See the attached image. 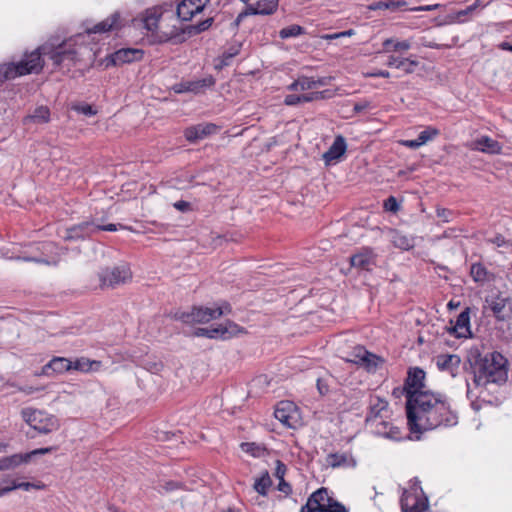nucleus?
<instances>
[{
	"instance_id": "obj_1",
	"label": "nucleus",
	"mask_w": 512,
	"mask_h": 512,
	"mask_svg": "<svg viewBox=\"0 0 512 512\" xmlns=\"http://www.w3.org/2000/svg\"><path fill=\"white\" fill-rule=\"evenodd\" d=\"M120 26V14L115 12L92 28L87 29L85 33L77 34L56 46L45 44L37 50L26 54L17 63L0 64V87L7 80L30 73H38L43 67L42 56L48 57L54 66L59 67L63 71H70L73 66L81 62H93L95 52L92 47L84 44L85 39L91 33H104L118 29Z\"/></svg>"
},
{
	"instance_id": "obj_2",
	"label": "nucleus",
	"mask_w": 512,
	"mask_h": 512,
	"mask_svg": "<svg viewBox=\"0 0 512 512\" xmlns=\"http://www.w3.org/2000/svg\"><path fill=\"white\" fill-rule=\"evenodd\" d=\"M407 424L412 433H422L458 423L457 414L441 394L412 393L406 401Z\"/></svg>"
},
{
	"instance_id": "obj_3",
	"label": "nucleus",
	"mask_w": 512,
	"mask_h": 512,
	"mask_svg": "<svg viewBox=\"0 0 512 512\" xmlns=\"http://www.w3.org/2000/svg\"><path fill=\"white\" fill-rule=\"evenodd\" d=\"M503 271H488L482 268V293H485L486 308H489L493 315L504 320L509 315L507 307V294L504 291L505 283L503 279Z\"/></svg>"
},
{
	"instance_id": "obj_4",
	"label": "nucleus",
	"mask_w": 512,
	"mask_h": 512,
	"mask_svg": "<svg viewBox=\"0 0 512 512\" xmlns=\"http://www.w3.org/2000/svg\"><path fill=\"white\" fill-rule=\"evenodd\" d=\"M507 359L498 352H492L482 359V379L487 389L489 384L503 385L508 380Z\"/></svg>"
},
{
	"instance_id": "obj_5",
	"label": "nucleus",
	"mask_w": 512,
	"mask_h": 512,
	"mask_svg": "<svg viewBox=\"0 0 512 512\" xmlns=\"http://www.w3.org/2000/svg\"><path fill=\"white\" fill-rule=\"evenodd\" d=\"M466 371L469 375L466 378L467 397L471 401V407L478 411L480 410L478 391L480 387V350L477 348L471 349L468 353Z\"/></svg>"
},
{
	"instance_id": "obj_6",
	"label": "nucleus",
	"mask_w": 512,
	"mask_h": 512,
	"mask_svg": "<svg viewBox=\"0 0 512 512\" xmlns=\"http://www.w3.org/2000/svg\"><path fill=\"white\" fill-rule=\"evenodd\" d=\"M230 312V304L223 302L221 305L215 308L193 307L190 312L179 311L174 314V318L186 324L207 323Z\"/></svg>"
},
{
	"instance_id": "obj_7",
	"label": "nucleus",
	"mask_w": 512,
	"mask_h": 512,
	"mask_svg": "<svg viewBox=\"0 0 512 512\" xmlns=\"http://www.w3.org/2000/svg\"><path fill=\"white\" fill-rule=\"evenodd\" d=\"M23 420L35 431L49 434L56 431L60 424L58 419L45 411L25 408L21 412Z\"/></svg>"
},
{
	"instance_id": "obj_8",
	"label": "nucleus",
	"mask_w": 512,
	"mask_h": 512,
	"mask_svg": "<svg viewBox=\"0 0 512 512\" xmlns=\"http://www.w3.org/2000/svg\"><path fill=\"white\" fill-rule=\"evenodd\" d=\"M97 275L101 289L116 288L119 285L127 283L132 278L130 267L126 263L102 268Z\"/></svg>"
},
{
	"instance_id": "obj_9",
	"label": "nucleus",
	"mask_w": 512,
	"mask_h": 512,
	"mask_svg": "<svg viewBox=\"0 0 512 512\" xmlns=\"http://www.w3.org/2000/svg\"><path fill=\"white\" fill-rule=\"evenodd\" d=\"M242 332L243 329L239 325L234 322L227 321L223 324L217 325L216 327L197 328L194 332V335L197 337L226 340Z\"/></svg>"
},
{
	"instance_id": "obj_10",
	"label": "nucleus",
	"mask_w": 512,
	"mask_h": 512,
	"mask_svg": "<svg viewBox=\"0 0 512 512\" xmlns=\"http://www.w3.org/2000/svg\"><path fill=\"white\" fill-rule=\"evenodd\" d=\"M54 447H45L32 450L27 453H16L0 459V471L14 470L17 467L30 463L35 456L44 455L54 450Z\"/></svg>"
},
{
	"instance_id": "obj_11",
	"label": "nucleus",
	"mask_w": 512,
	"mask_h": 512,
	"mask_svg": "<svg viewBox=\"0 0 512 512\" xmlns=\"http://www.w3.org/2000/svg\"><path fill=\"white\" fill-rule=\"evenodd\" d=\"M350 362L364 367L368 372H376L383 364V359L373 353L367 351L364 347L358 346L354 349Z\"/></svg>"
},
{
	"instance_id": "obj_12",
	"label": "nucleus",
	"mask_w": 512,
	"mask_h": 512,
	"mask_svg": "<svg viewBox=\"0 0 512 512\" xmlns=\"http://www.w3.org/2000/svg\"><path fill=\"white\" fill-rule=\"evenodd\" d=\"M275 418L285 427L296 428L299 422V412L294 403L281 401L274 412Z\"/></svg>"
},
{
	"instance_id": "obj_13",
	"label": "nucleus",
	"mask_w": 512,
	"mask_h": 512,
	"mask_svg": "<svg viewBox=\"0 0 512 512\" xmlns=\"http://www.w3.org/2000/svg\"><path fill=\"white\" fill-rule=\"evenodd\" d=\"M425 372L421 368H410L405 381V394L406 401H409V396L412 393H428L429 390H424Z\"/></svg>"
},
{
	"instance_id": "obj_14",
	"label": "nucleus",
	"mask_w": 512,
	"mask_h": 512,
	"mask_svg": "<svg viewBox=\"0 0 512 512\" xmlns=\"http://www.w3.org/2000/svg\"><path fill=\"white\" fill-rule=\"evenodd\" d=\"M209 0H182L176 9L179 19L189 21L192 17L203 11Z\"/></svg>"
},
{
	"instance_id": "obj_15",
	"label": "nucleus",
	"mask_w": 512,
	"mask_h": 512,
	"mask_svg": "<svg viewBox=\"0 0 512 512\" xmlns=\"http://www.w3.org/2000/svg\"><path fill=\"white\" fill-rule=\"evenodd\" d=\"M388 402L379 397H371L369 402V412L366 416V423L371 425L382 418H389Z\"/></svg>"
},
{
	"instance_id": "obj_16",
	"label": "nucleus",
	"mask_w": 512,
	"mask_h": 512,
	"mask_svg": "<svg viewBox=\"0 0 512 512\" xmlns=\"http://www.w3.org/2000/svg\"><path fill=\"white\" fill-rule=\"evenodd\" d=\"M218 126L213 123H200L185 129L184 136L187 141L195 143L199 140L217 133Z\"/></svg>"
},
{
	"instance_id": "obj_17",
	"label": "nucleus",
	"mask_w": 512,
	"mask_h": 512,
	"mask_svg": "<svg viewBox=\"0 0 512 512\" xmlns=\"http://www.w3.org/2000/svg\"><path fill=\"white\" fill-rule=\"evenodd\" d=\"M96 232V224L93 222H82L73 225L65 230L63 239L66 241L84 240Z\"/></svg>"
},
{
	"instance_id": "obj_18",
	"label": "nucleus",
	"mask_w": 512,
	"mask_h": 512,
	"mask_svg": "<svg viewBox=\"0 0 512 512\" xmlns=\"http://www.w3.org/2000/svg\"><path fill=\"white\" fill-rule=\"evenodd\" d=\"M352 267L360 270H371L376 265V254L371 248H362L350 257Z\"/></svg>"
},
{
	"instance_id": "obj_19",
	"label": "nucleus",
	"mask_w": 512,
	"mask_h": 512,
	"mask_svg": "<svg viewBox=\"0 0 512 512\" xmlns=\"http://www.w3.org/2000/svg\"><path fill=\"white\" fill-rule=\"evenodd\" d=\"M328 497L327 489L320 488L308 498L307 503L301 507L300 512H317L320 507H327L329 503H332Z\"/></svg>"
},
{
	"instance_id": "obj_20",
	"label": "nucleus",
	"mask_w": 512,
	"mask_h": 512,
	"mask_svg": "<svg viewBox=\"0 0 512 512\" xmlns=\"http://www.w3.org/2000/svg\"><path fill=\"white\" fill-rule=\"evenodd\" d=\"M387 419L388 418H382L370 426L374 428L375 434L379 436L395 441L401 440L402 434L400 429Z\"/></svg>"
},
{
	"instance_id": "obj_21",
	"label": "nucleus",
	"mask_w": 512,
	"mask_h": 512,
	"mask_svg": "<svg viewBox=\"0 0 512 512\" xmlns=\"http://www.w3.org/2000/svg\"><path fill=\"white\" fill-rule=\"evenodd\" d=\"M143 51L135 48H122L111 54L110 62L113 65H122L141 60Z\"/></svg>"
},
{
	"instance_id": "obj_22",
	"label": "nucleus",
	"mask_w": 512,
	"mask_h": 512,
	"mask_svg": "<svg viewBox=\"0 0 512 512\" xmlns=\"http://www.w3.org/2000/svg\"><path fill=\"white\" fill-rule=\"evenodd\" d=\"M326 464L332 468L356 467L357 462L350 453L335 452L326 456Z\"/></svg>"
},
{
	"instance_id": "obj_23",
	"label": "nucleus",
	"mask_w": 512,
	"mask_h": 512,
	"mask_svg": "<svg viewBox=\"0 0 512 512\" xmlns=\"http://www.w3.org/2000/svg\"><path fill=\"white\" fill-rule=\"evenodd\" d=\"M402 512H425L427 504L411 493L404 491L401 497Z\"/></svg>"
},
{
	"instance_id": "obj_24",
	"label": "nucleus",
	"mask_w": 512,
	"mask_h": 512,
	"mask_svg": "<svg viewBox=\"0 0 512 512\" xmlns=\"http://www.w3.org/2000/svg\"><path fill=\"white\" fill-rule=\"evenodd\" d=\"M346 141L344 137L337 136L330 146V148L323 154V159L326 164L337 161L346 151Z\"/></svg>"
},
{
	"instance_id": "obj_25",
	"label": "nucleus",
	"mask_w": 512,
	"mask_h": 512,
	"mask_svg": "<svg viewBox=\"0 0 512 512\" xmlns=\"http://www.w3.org/2000/svg\"><path fill=\"white\" fill-rule=\"evenodd\" d=\"M72 369V361L64 357H54L44 367L42 373L50 376L51 372L63 373Z\"/></svg>"
},
{
	"instance_id": "obj_26",
	"label": "nucleus",
	"mask_w": 512,
	"mask_h": 512,
	"mask_svg": "<svg viewBox=\"0 0 512 512\" xmlns=\"http://www.w3.org/2000/svg\"><path fill=\"white\" fill-rule=\"evenodd\" d=\"M390 241L394 247L401 250H410L415 246V238L411 235L404 234L398 230H390Z\"/></svg>"
},
{
	"instance_id": "obj_27",
	"label": "nucleus",
	"mask_w": 512,
	"mask_h": 512,
	"mask_svg": "<svg viewBox=\"0 0 512 512\" xmlns=\"http://www.w3.org/2000/svg\"><path fill=\"white\" fill-rule=\"evenodd\" d=\"M419 62L411 58H402L395 55L388 57L386 65L396 69H402L406 74H411L415 71V67L418 66Z\"/></svg>"
},
{
	"instance_id": "obj_28",
	"label": "nucleus",
	"mask_w": 512,
	"mask_h": 512,
	"mask_svg": "<svg viewBox=\"0 0 512 512\" xmlns=\"http://www.w3.org/2000/svg\"><path fill=\"white\" fill-rule=\"evenodd\" d=\"M452 332L456 335V337H467L471 334L470 331V316L469 309L462 311L452 327Z\"/></svg>"
},
{
	"instance_id": "obj_29",
	"label": "nucleus",
	"mask_w": 512,
	"mask_h": 512,
	"mask_svg": "<svg viewBox=\"0 0 512 512\" xmlns=\"http://www.w3.org/2000/svg\"><path fill=\"white\" fill-rule=\"evenodd\" d=\"M279 0H258L249 10L253 15H272L278 9Z\"/></svg>"
},
{
	"instance_id": "obj_30",
	"label": "nucleus",
	"mask_w": 512,
	"mask_h": 512,
	"mask_svg": "<svg viewBox=\"0 0 512 512\" xmlns=\"http://www.w3.org/2000/svg\"><path fill=\"white\" fill-rule=\"evenodd\" d=\"M384 52H405L412 47L410 39L398 40L395 38H387L382 43Z\"/></svg>"
},
{
	"instance_id": "obj_31",
	"label": "nucleus",
	"mask_w": 512,
	"mask_h": 512,
	"mask_svg": "<svg viewBox=\"0 0 512 512\" xmlns=\"http://www.w3.org/2000/svg\"><path fill=\"white\" fill-rule=\"evenodd\" d=\"M100 366V361L89 360L84 357L72 361V369L81 372L97 371L100 368Z\"/></svg>"
},
{
	"instance_id": "obj_32",
	"label": "nucleus",
	"mask_w": 512,
	"mask_h": 512,
	"mask_svg": "<svg viewBox=\"0 0 512 512\" xmlns=\"http://www.w3.org/2000/svg\"><path fill=\"white\" fill-rule=\"evenodd\" d=\"M50 120V111L46 106L37 107L34 112L24 118V123H47Z\"/></svg>"
},
{
	"instance_id": "obj_33",
	"label": "nucleus",
	"mask_w": 512,
	"mask_h": 512,
	"mask_svg": "<svg viewBox=\"0 0 512 512\" xmlns=\"http://www.w3.org/2000/svg\"><path fill=\"white\" fill-rule=\"evenodd\" d=\"M271 485L272 480L270 478V475L267 471H265L259 478L255 480L253 487L258 494L266 496Z\"/></svg>"
},
{
	"instance_id": "obj_34",
	"label": "nucleus",
	"mask_w": 512,
	"mask_h": 512,
	"mask_svg": "<svg viewBox=\"0 0 512 512\" xmlns=\"http://www.w3.org/2000/svg\"><path fill=\"white\" fill-rule=\"evenodd\" d=\"M335 384V379L332 375L325 373V375L317 378V390L320 395H326L330 391V387Z\"/></svg>"
},
{
	"instance_id": "obj_35",
	"label": "nucleus",
	"mask_w": 512,
	"mask_h": 512,
	"mask_svg": "<svg viewBox=\"0 0 512 512\" xmlns=\"http://www.w3.org/2000/svg\"><path fill=\"white\" fill-rule=\"evenodd\" d=\"M160 14L156 10H147L143 18V25L147 31L153 32L159 22Z\"/></svg>"
},
{
	"instance_id": "obj_36",
	"label": "nucleus",
	"mask_w": 512,
	"mask_h": 512,
	"mask_svg": "<svg viewBox=\"0 0 512 512\" xmlns=\"http://www.w3.org/2000/svg\"><path fill=\"white\" fill-rule=\"evenodd\" d=\"M305 33V29L297 24L290 25L285 27L279 31V36L281 39H288L292 37H297Z\"/></svg>"
},
{
	"instance_id": "obj_37",
	"label": "nucleus",
	"mask_w": 512,
	"mask_h": 512,
	"mask_svg": "<svg viewBox=\"0 0 512 512\" xmlns=\"http://www.w3.org/2000/svg\"><path fill=\"white\" fill-rule=\"evenodd\" d=\"M298 82L300 91L311 90L324 85L323 80L314 79L306 76L299 77Z\"/></svg>"
},
{
	"instance_id": "obj_38",
	"label": "nucleus",
	"mask_w": 512,
	"mask_h": 512,
	"mask_svg": "<svg viewBox=\"0 0 512 512\" xmlns=\"http://www.w3.org/2000/svg\"><path fill=\"white\" fill-rule=\"evenodd\" d=\"M3 483H11L12 491L16 489H23L25 491H29L30 489H42L44 487L43 484H35L30 482H17L15 480H10L9 478H5L2 481Z\"/></svg>"
},
{
	"instance_id": "obj_39",
	"label": "nucleus",
	"mask_w": 512,
	"mask_h": 512,
	"mask_svg": "<svg viewBox=\"0 0 512 512\" xmlns=\"http://www.w3.org/2000/svg\"><path fill=\"white\" fill-rule=\"evenodd\" d=\"M500 150L501 146L497 141L488 137H482V152L494 154L499 153Z\"/></svg>"
},
{
	"instance_id": "obj_40",
	"label": "nucleus",
	"mask_w": 512,
	"mask_h": 512,
	"mask_svg": "<svg viewBox=\"0 0 512 512\" xmlns=\"http://www.w3.org/2000/svg\"><path fill=\"white\" fill-rule=\"evenodd\" d=\"M454 361L458 362L456 355H440L437 357L436 364L440 370H448Z\"/></svg>"
},
{
	"instance_id": "obj_41",
	"label": "nucleus",
	"mask_w": 512,
	"mask_h": 512,
	"mask_svg": "<svg viewBox=\"0 0 512 512\" xmlns=\"http://www.w3.org/2000/svg\"><path fill=\"white\" fill-rule=\"evenodd\" d=\"M213 23V18H207L204 21L199 22L196 25H191L187 28L190 34H199L201 32L206 31L211 27Z\"/></svg>"
},
{
	"instance_id": "obj_42",
	"label": "nucleus",
	"mask_w": 512,
	"mask_h": 512,
	"mask_svg": "<svg viewBox=\"0 0 512 512\" xmlns=\"http://www.w3.org/2000/svg\"><path fill=\"white\" fill-rule=\"evenodd\" d=\"M439 135V130L434 127H427L425 130L421 131L418 135V139L421 141L423 145H425L428 141L433 140L436 136Z\"/></svg>"
},
{
	"instance_id": "obj_43",
	"label": "nucleus",
	"mask_w": 512,
	"mask_h": 512,
	"mask_svg": "<svg viewBox=\"0 0 512 512\" xmlns=\"http://www.w3.org/2000/svg\"><path fill=\"white\" fill-rule=\"evenodd\" d=\"M201 87H200V83H199V80L197 81H191V82H187L185 84H181L180 87L178 89H176V92H184V91H189V92H194V93H199L201 91Z\"/></svg>"
},
{
	"instance_id": "obj_44",
	"label": "nucleus",
	"mask_w": 512,
	"mask_h": 512,
	"mask_svg": "<svg viewBox=\"0 0 512 512\" xmlns=\"http://www.w3.org/2000/svg\"><path fill=\"white\" fill-rule=\"evenodd\" d=\"M24 261H33L36 263L46 264V265H56L59 261V257H22Z\"/></svg>"
},
{
	"instance_id": "obj_45",
	"label": "nucleus",
	"mask_w": 512,
	"mask_h": 512,
	"mask_svg": "<svg viewBox=\"0 0 512 512\" xmlns=\"http://www.w3.org/2000/svg\"><path fill=\"white\" fill-rule=\"evenodd\" d=\"M240 51L239 46H233L229 48L227 51H225L222 55V64L223 65H229L233 57H235Z\"/></svg>"
},
{
	"instance_id": "obj_46",
	"label": "nucleus",
	"mask_w": 512,
	"mask_h": 512,
	"mask_svg": "<svg viewBox=\"0 0 512 512\" xmlns=\"http://www.w3.org/2000/svg\"><path fill=\"white\" fill-rule=\"evenodd\" d=\"M384 209L386 211H389V212H392V213H396L399 211L400 209V205L397 201V199L394 197V196H390L388 197L385 201H384V205H383Z\"/></svg>"
},
{
	"instance_id": "obj_47",
	"label": "nucleus",
	"mask_w": 512,
	"mask_h": 512,
	"mask_svg": "<svg viewBox=\"0 0 512 512\" xmlns=\"http://www.w3.org/2000/svg\"><path fill=\"white\" fill-rule=\"evenodd\" d=\"M73 109L75 111H77L78 113H81V114L86 115V116H93V115L96 114V111L89 104L74 105Z\"/></svg>"
},
{
	"instance_id": "obj_48",
	"label": "nucleus",
	"mask_w": 512,
	"mask_h": 512,
	"mask_svg": "<svg viewBox=\"0 0 512 512\" xmlns=\"http://www.w3.org/2000/svg\"><path fill=\"white\" fill-rule=\"evenodd\" d=\"M406 2L405 1H394V0H389V1H385V2H379L377 4V7L378 8H385V9H392V10H395L397 9L398 7L400 6H403L405 5Z\"/></svg>"
},
{
	"instance_id": "obj_49",
	"label": "nucleus",
	"mask_w": 512,
	"mask_h": 512,
	"mask_svg": "<svg viewBox=\"0 0 512 512\" xmlns=\"http://www.w3.org/2000/svg\"><path fill=\"white\" fill-rule=\"evenodd\" d=\"M159 491L170 492L179 488V483L175 481H166L163 484H159Z\"/></svg>"
},
{
	"instance_id": "obj_50",
	"label": "nucleus",
	"mask_w": 512,
	"mask_h": 512,
	"mask_svg": "<svg viewBox=\"0 0 512 512\" xmlns=\"http://www.w3.org/2000/svg\"><path fill=\"white\" fill-rule=\"evenodd\" d=\"M173 207L180 212H188L192 210L191 203L184 200L175 202Z\"/></svg>"
},
{
	"instance_id": "obj_51",
	"label": "nucleus",
	"mask_w": 512,
	"mask_h": 512,
	"mask_svg": "<svg viewBox=\"0 0 512 512\" xmlns=\"http://www.w3.org/2000/svg\"><path fill=\"white\" fill-rule=\"evenodd\" d=\"M301 99V103L311 102L317 100L322 97V92H312L308 94L299 95Z\"/></svg>"
},
{
	"instance_id": "obj_52",
	"label": "nucleus",
	"mask_w": 512,
	"mask_h": 512,
	"mask_svg": "<svg viewBox=\"0 0 512 512\" xmlns=\"http://www.w3.org/2000/svg\"><path fill=\"white\" fill-rule=\"evenodd\" d=\"M284 103L287 106H295L301 103V99L299 95L289 94L285 97Z\"/></svg>"
},
{
	"instance_id": "obj_53",
	"label": "nucleus",
	"mask_w": 512,
	"mask_h": 512,
	"mask_svg": "<svg viewBox=\"0 0 512 512\" xmlns=\"http://www.w3.org/2000/svg\"><path fill=\"white\" fill-rule=\"evenodd\" d=\"M401 144L410 149H417V148L423 146V144L421 143V141L418 138L414 139V140H403V141H401Z\"/></svg>"
},
{
	"instance_id": "obj_54",
	"label": "nucleus",
	"mask_w": 512,
	"mask_h": 512,
	"mask_svg": "<svg viewBox=\"0 0 512 512\" xmlns=\"http://www.w3.org/2000/svg\"><path fill=\"white\" fill-rule=\"evenodd\" d=\"M328 507L330 508L331 512H348L346 507L337 501H333L332 503H329Z\"/></svg>"
},
{
	"instance_id": "obj_55",
	"label": "nucleus",
	"mask_w": 512,
	"mask_h": 512,
	"mask_svg": "<svg viewBox=\"0 0 512 512\" xmlns=\"http://www.w3.org/2000/svg\"><path fill=\"white\" fill-rule=\"evenodd\" d=\"M285 473H286V466L281 461H277L275 476L279 480H282V479H284Z\"/></svg>"
},
{
	"instance_id": "obj_56",
	"label": "nucleus",
	"mask_w": 512,
	"mask_h": 512,
	"mask_svg": "<svg viewBox=\"0 0 512 512\" xmlns=\"http://www.w3.org/2000/svg\"><path fill=\"white\" fill-rule=\"evenodd\" d=\"M487 244H495L497 247L508 246V242L502 236H496L494 239H487Z\"/></svg>"
},
{
	"instance_id": "obj_57",
	"label": "nucleus",
	"mask_w": 512,
	"mask_h": 512,
	"mask_svg": "<svg viewBox=\"0 0 512 512\" xmlns=\"http://www.w3.org/2000/svg\"><path fill=\"white\" fill-rule=\"evenodd\" d=\"M278 490L286 495L290 494L292 491L290 484H288L284 479L280 480Z\"/></svg>"
},
{
	"instance_id": "obj_58",
	"label": "nucleus",
	"mask_w": 512,
	"mask_h": 512,
	"mask_svg": "<svg viewBox=\"0 0 512 512\" xmlns=\"http://www.w3.org/2000/svg\"><path fill=\"white\" fill-rule=\"evenodd\" d=\"M100 230L113 232L118 230V226L116 224L96 225V231Z\"/></svg>"
},
{
	"instance_id": "obj_59",
	"label": "nucleus",
	"mask_w": 512,
	"mask_h": 512,
	"mask_svg": "<svg viewBox=\"0 0 512 512\" xmlns=\"http://www.w3.org/2000/svg\"><path fill=\"white\" fill-rule=\"evenodd\" d=\"M199 83H200L201 89H203L206 87L213 86L215 84V80L213 77L210 76V77H206V78L199 80Z\"/></svg>"
},
{
	"instance_id": "obj_60",
	"label": "nucleus",
	"mask_w": 512,
	"mask_h": 512,
	"mask_svg": "<svg viewBox=\"0 0 512 512\" xmlns=\"http://www.w3.org/2000/svg\"><path fill=\"white\" fill-rule=\"evenodd\" d=\"M471 274L475 281L480 280V263H474L471 267Z\"/></svg>"
},
{
	"instance_id": "obj_61",
	"label": "nucleus",
	"mask_w": 512,
	"mask_h": 512,
	"mask_svg": "<svg viewBox=\"0 0 512 512\" xmlns=\"http://www.w3.org/2000/svg\"><path fill=\"white\" fill-rule=\"evenodd\" d=\"M369 107V103L367 101L358 102L354 105V111L360 113L366 110Z\"/></svg>"
},
{
	"instance_id": "obj_62",
	"label": "nucleus",
	"mask_w": 512,
	"mask_h": 512,
	"mask_svg": "<svg viewBox=\"0 0 512 512\" xmlns=\"http://www.w3.org/2000/svg\"><path fill=\"white\" fill-rule=\"evenodd\" d=\"M372 77H381V78H389L390 72L387 70H377L370 74Z\"/></svg>"
},
{
	"instance_id": "obj_63",
	"label": "nucleus",
	"mask_w": 512,
	"mask_h": 512,
	"mask_svg": "<svg viewBox=\"0 0 512 512\" xmlns=\"http://www.w3.org/2000/svg\"><path fill=\"white\" fill-rule=\"evenodd\" d=\"M4 484H5V486L0 485V497L4 496L12 491L11 483H4Z\"/></svg>"
},
{
	"instance_id": "obj_64",
	"label": "nucleus",
	"mask_w": 512,
	"mask_h": 512,
	"mask_svg": "<svg viewBox=\"0 0 512 512\" xmlns=\"http://www.w3.org/2000/svg\"><path fill=\"white\" fill-rule=\"evenodd\" d=\"M448 214H450V211L446 209H438L437 215L438 217L442 218L444 221H448Z\"/></svg>"
}]
</instances>
